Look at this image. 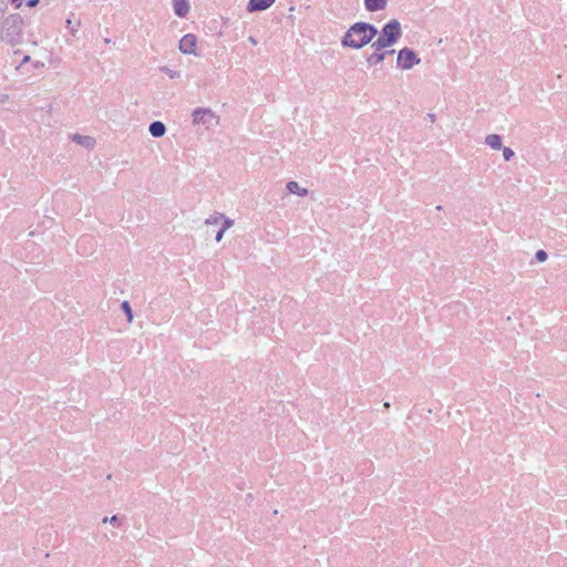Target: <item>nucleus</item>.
I'll return each mask as SVG.
<instances>
[{"instance_id":"25","label":"nucleus","mask_w":567,"mask_h":567,"mask_svg":"<svg viewBox=\"0 0 567 567\" xmlns=\"http://www.w3.org/2000/svg\"><path fill=\"white\" fill-rule=\"evenodd\" d=\"M38 2H39V0H29L28 1V6L29 7H34V6H37Z\"/></svg>"},{"instance_id":"26","label":"nucleus","mask_w":567,"mask_h":567,"mask_svg":"<svg viewBox=\"0 0 567 567\" xmlns=\"http://www.w3.org/2000/svg\"><path fill=\"white\" fill-rule=\"evenodd\" d=\"M248 41H249L251 44H254V45H256V44H257V41H256V39H255L254 37H249V38H248Z\"/></svg>"},{"instance_id":"14","label":"nucleus","mask_w":567,"mask_h":567,"mask_svg":"<svg viewBox=\"0 0 567 567\" xmlns=\"http://www.w3.org/2000/svg\"><path fill=\"white\" fill-rule=\"evenodd\" d=\"M73 141H75L78 144H80L86 148H90L94 145V140L90 136L74 135Z\"/></svg>"},{"instance_id":"1","label":"nucleus","mask_w":567,"mask_h":567,"mask_svg":"<svg viewBox=\"0 0 567 567\" xmlns=\"http://www.w3.org/2000/svg\"><path fill=\"white\" fill-rule=\"evenodd\" d=\"M378 34V30L372 24L357 22L350 27L342 39V45L353 49H361L370 43Z\"/></svg>"},{"instance_id":"18","label":"nucleus","mask_w":567,"mask_h":567,"mask_svg":"<svg viewBox=\"0 0 567 567\" xmlns=\"http://www.w3.org/2000/svg\"><path fill=\"white\" fill-rule=\"evenodd\" d=\"M390 45L385 44V42L381 41L379 38L372 42V48L375 49V52H381V50L389 48Z\"/></svg>"},{"instance_id":"28","label":"nucleus","mask_w":567,"mask_h":567,"mask_svg":"<svg viewBox=\"0 0 567 567\" xmlns=\"http://www.w3.org/2000/svg\"><path fill=\"white\" fill-rule=\"evenodd\" d=\"M30 60V56L29 55H25L22 60V63H27L28 61Z\"/></svg>"},{"instance_id":"5","label":"nucleus","mask_w":567,"mask_h":567,"mask_svg":"<svg viewBox=\"0 0 567 567\" xmlns=\"http://www.w3.org/2000/svg\"><path fill=\"white\" fill-rule=\"evenodd\" d=\"M420 63V59L416 56L415 52L409 48H404L399 51L398 54V65L403 70H410L414 65Z\"/></svg>"},{"instance_id":"19","label":"nucleus","mask_w":567,"mask_h":567,"mask_svg":"<svg viewBox=\"0 0 567 567\" xmlns=\"http://www.w3.org/2000/svg\"><path fill=\"white\" fill-rule=\"evenodd\" d=\"M233 225H234V220H233V219H230V218H228V217H226V216L224 215V218H223V220L220 221V228H221V229H224V230L226 231L228 228L233 227Z\"/></svg>"},{"instance_id":"2","label":"nucleus","mask_w":567,"mask_h":567,"mask_svg":"<svg viewBox=\"0 0 567 567\" xmlns=\"http://www.w3.org/2000/svg\"><path fill=\"white\" fill-rule=\"evenodd\" d=\"M22 27L23 21L20 16H9L3 22L1 40L10 45L20 43L22 39Z\"/></svg>"},{"instance_id":"24","label":"nucleus","mask_w":567,"mask_h":567,"mask_svg":"<svg viewBox=\"0 0 567 567\" xmlns=\"http://www.w3.org/2000/svg\"><path fill=\"white\" fill-rule=\"evenodd\" d=\"M224 234H225V230L219 228V230L216 233V237H215L217 243H219L223 239Z\"/></svg>"},{"instance_id":"29","label":"nucleus","mask_w":567,"mask_h":567,"mask_svg":"<svg viewBox=\"0 0 567 567\" xmlns=\"http://www.w3.org/2000/svg\"><path fill=\"white\" fill-rule=\"evenodd\" d=\"M431 122H434L435 116L433 114H429Z\"/></svg>"},{"instance_id":"12","label":"nucleus","mask_w":567,"mask_h":567,"mask_svg":"<svg viewBox=\"0 0 567 567\" xmlns=\"http://www.w3.org/2000/svg\"><path fill=\"white\" fill-rule=\"evenodd\" d=\"M286 187H287L288 192L291 194H297L301 197H305L308 195V189L300 187V185L295 181L288 182Z\"/></svg>"},{"instance_id":"21","label":"nucleus","mask_w":567,"mask_h":567,"mask_svg":"<svg viewBox=\"0 0 567 567\" xmlns=\"http://www.w3.org/2000/svg\"><path fill=\"white\" fill-rule=\"evenodd\" d=\"M515 155L514 151L509 147L503 148V156L505 161H511L513 156Z\"/></svg>"},{"instance_id":"4","label":"nucleus","mask_w":567,"mask_h":567,"mask_svg":"<svg viewBox=\"0 0 567 567\" xmlns=\"http://www.w3.org/2000/svg\"><path fill=\"white\" fill-rule=\"evenodd\" d=\"M401 24L398 20L393 19L383 27L379 39L391 47L401 38Z\"/></svg>"},{"instance_id":"17","label":"nucleus","mask_w":567,"mask_h":567,"mask_svg":"<svg viewBox=\"0 0 567 567\" xmlns=\"http://www.w3.org/2000/svg\"><path fill=\"white\" fill-rule=\"evenodd\" d=\"M81 25L80 21H76L74 24L71 19L66 20V27L70 29L72 35H76V32Z\"/></svg>"},{"instance_id":"7","label":"nucleus","mask_w":567,"mask_h":567,"mask_svg":"<svg viewBox=\"0 0 567 567\" xmlns=\"http://www.w3.org/2000/svg\"><path fill=\"white\" fill-rule=\"evenodd\" d=\"M173 9L177 17L184 18L190 10L188 0H173Z\"/></svg>"},{"instance_id":"6","label":"nucleus","mask_w":567,"mask_h":567,"mask_svg":"<svg viewBox=\"0 0 567 567\" xmlns=\"http://www.w3.org/2000/svg\"><path fill=\"white\" fill-rule=\"evenodd\" d=\"M196 35L187 33L181 39L178 49L184 54H196Z\"/></svg>"},{"instance_id":"3","label":"nucleus","mask_w":567,"mask_h":567,"mask_svg":"<svg viewBox=\"0 0 567 567\" xmlns=\"http://www.w3.org/2000/svg\"><path fill=\"white\" fill-rule=\"evenodd\" d=\"M194 125H203L206 128L215 127L219 124V117L210 109L198 107L192 113Z\"/></svg>"},{"instance_id":"11","label":"nucleus","mask_w":567,"mask_h":567,"mask_svg":"<svg viewBox=\"0 0 567 567\" xmlns=\"http://www.w3.org/2000/svg\"><path fill=\"white\" fill-rule=\"evenodd\" d=\"M485 143L493 150H501L503 146L502 137L498 134H489L485 137Z\"/></svg>"},{"instance_id":"20","label":"nucleus","mask_w":567,"mask_h":567,"mask_svg":"<svg viewBox=\"0 0 567 567\" xmlns=\"http://www.w3.org/2000/svg\"><path fill=\"white\" fill-rule=\"evenodd\" d=\"M162 71H164L171 79H178L181 76L179 72L173 71L167 66L162 68Z\"/></svg>"},{"instance_id":"15","label":"nucleus","mask_w":567,"mask_h":567,"mask_svg":"<svg viewBox=\"0 0 567 567\" xmlns=\"http://www.w3.org/2000/svg\"><path fill=\"white\" fill-rule=\"evenodd\" d=\"M223 218H224V214L214 213L213 215H210L208 218L205 219V226L209 227V226L220 225V221L223 220Z\"/></svg>"},{"instance_id":"16","label":"nucleus","mask_w":567,"mask_h":567,"mask_svg":"<svg viewBox=\"0 0 567 567\" xmlns=\"http://www.w3.org/2000/svg\"><path fill=\"white\" fill-rule=\"evenodd\" d=\"M121 308L125 312V315L127 317V321L131 323L133 321L134 317H133V311H132V308H131L128 301H123L121 305Z\"/></svg>"},{"instance_id":"27","label":"nucleus","mask_w":567,"mask_h":567,"mask_svg":"<svg viewBox=\"0 0 567 567\" xmlns=\"http://www.w3.org/2000/svg\"><path fill=\"white\" fill-rule=\"evenodd\" d=\"M3 14H4V10L0 7V21L2 20Z\"/></svg>"},{"instance_id":"22","label":"nucleus","mask_w":567,"mask_h":567,"mask_svg":"<svg viewBox=\"0 0 567 567\" xmlns=\"http://www.w3.org/2000/svg\"><path fill=\"white\" fill-rule=\"evenodd\" d=\"M535 257H536L537 261H539V262H544V261H546V260H547L548 255H547V252H546L545 250H542V249H540V250H538V251L536 252Z\"/></svg>"},{"instance_id":"10","label":"nucleus","mask_w":567,"mask_h":567,"mask_svg":"<svg viewBox=\"0 0 567 567\" xmlns=\"http://www.w3.org/2000/svg\"><path fill=\"white\" fill-rule=\"evenodd\" d=\"M388 53L392 54V53H394V50H390L386 52H374L370 56H368L367 62L371 65H378L384 61L385 55Z\"/></svg>"},{"instance_id":"23","label":"nucleus","mask_w":567,"mask_h":567,"mask_svg":"<svg viewBox=\"0 0 567 567\" xmlns=\"http://www.w3.org/2000/svg\"><path fill=\"white\" fill-rule=\"evenodd\" d=\"M120 520L118 516L117 515H113L112 517H104L103 518V523H110V524H115Z\"/></svg>"},{"instance_id":"9","label":"nucleus","mask_w":567,"mask_h":567,"mask_svg":"<svg viewBox=\"0 0 567 567\" xmlns=\"http://www.w3.org/2000/svg\"><path fill=\"white\" fill-rule=\"evenodd\" d=\"M148 131L153 137H162L166 133V126L163 122L155 121L151 123Z\"/></svg>"},{"instance_id":"8","label":"nucleus","mask_w":567,"mask_h":567,"mask_svg":"<svg viewBox=\"0 0 567 567\" xmlns=\"http://www.w3.org/2000/svg\"><path fill=\"white\" fill-rule=\"evenodd\" d=\"M274 2L275 0H249L247 11H262L268 9Z\"/></svg>"},{"instance_id":"13","label":"nucleus","mask_w":567,"mask_h":567,"mask_svg":"<svg viewBox=\"0 0 567 567\" xmlns=\"http://www.w3.org/2000/svg\"><path fill=\"white\" fill-rule=\"evenodd\" d=\"M364 6L369 11H379L385 8L386 0H364Z\"/></svg>"}]
</instances>
